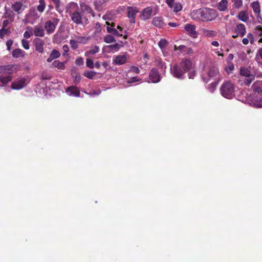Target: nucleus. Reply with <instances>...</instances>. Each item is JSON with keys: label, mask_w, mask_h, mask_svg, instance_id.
I'll return each mask as SVG.
<instances>
[{"label": "nucleus", "mask_w": 262, "mask_h": 262, "mask_svg": "<svg viewBox=\"0 0 262 262\" xmlns=\"http://www.w3.org/2000/svg\"><path fill=\"white\" fill-rule=\"evenodd\" d=\"M232 9H239L243 6L242 0H232Z\"/></svg>", "instance_id": "c9c22d12"}, {"label": "nucleus", "mask_w": 262, "mask_h": 262, "mask_svg": "<svg viewBox=\"0 0 262 262\" xmlns=\"http://www.w3.org/2000/svg\"><path fill=\"white\" fill-rule=\"evenodd\" d=\"M71 76L74 79V82L75 84H77L80 82L81 80V76L79 73L77 72L75 70H71Z\"/></svg>", "instance_id": "393cba45"}, {"label": "nucleus", "mask_w": 262, "mask_h": 262, "mask_svg": "<svg viewBox=\"0 0 262 262\" xmlns=\"http://www.w3.org/2000/svg\"><path fill=\"white\" fill-rule=\"evenodd\" d=\"M139 80V79L137 78V77H133L130 78L128 81V83H134L135 82H137Z\"/></svg>", "instance_id": "338daca9"}, {"label": "nucleus", "mask_w": 262, "mask_h": 262, "mask_svg": "<svg viewBox=\"0 0 262 262\" xmlns=\"http://www.w3.org/2000/svg\"><path fill=\"white\" fill-rule=\"evenodd\" d=\"M25 52L20 49H15L13 50L12 55L14 58H17L25 56Z\"/></svg>", "instance_id": "b1692460"}, {"label": "nucleus", "mask_w": 262, "mask_h": 262, "mask_svg": "<svg viewBox=\"0 0 262 262\" xmlns=\"http://www.w3.org/2000/svg\"><path fill=\"white\" fill-rule=\"evenodd\" d=\"M218 16L216 10L208 8H202L193 10L191 17L194 20L209 21L215 19Z\"/></svg>", "instance_id": "f03ea898"}, {"label": "nucleus", "mask_w": 262, "mask_h": 262, "mask_svg": "<svg viewBox=\"0 0 262 262\" xmlns=\"http://www.w3.org/2000/svg\"><path fill=\"white\" fill-rule=\"evenodd\" d=\"M80 12L83 15V18H85V17L84 16V14H91L93 17L95 16V13L94 11L93 10L92 8L89 5L84 4L82 3L80 4Z\"/></svg>", "instance_id": "2eb2a0df"}, {"label": "nucleus", "mask_w": 262, "mask_h": 262, "mask_svg": "<svg viewBox=\"0 0 262 262\" xmlns=\"http://www.w3.org/2000/svg\"><path fill=\"white\" fill-rule=\"evenodd\" d=\"M251 6L255 14H260V6L258 1H255L252 3Z\"/></svg>", "instance_id": "a878e982"}, {"label": "nucleus", "mask_w": 262, "mask_h": 262, "mask_svg": "<svg viewBox=\"0 0 262 262\" xmlns=\"http://www.w3.org/2000/svg\"><path fill=\"white\" fill-rule=\"evenodd\" d=\"M127 16L129 19V22L131 24H134L136 21V16L139 12V10L136 7H127Z\"/></svg>", "instance_id": "6e6552de"}, {"label": "nucleus", "mask_w": 262, "mask_h": 262, "mask_svg": "<svg viewBox=\"0 0 262 262\" xmlns=\"http://www.w3.org/2000/svg\"><path fill=\"white\" fill-rule=\"evenodd\" d=\"M96 74V72L94 71H86L83 73V75L89 79H93L94 76Z\"/></svg>", "instance_id": "79ce46f5"}, {"label": "nucleus", "mask_w": 262, "mask_h": 262, "mask_svg": "<svg viewBox=\"0 0 262 262\" xmlns=\"http://www.w3.org/2000/svg\"><path fill=\"white\" fill-rule=\"evenodd\" d=\"M39 4L37 6V10L40 13H42L46 7V2L45 0H39Z\"/></svg>", "instance_id": "f704fd0d"}, {"label": "nucleus", "mask_w": 262, "mask_h": 262, "mask_svg": "<svg viewBox=\"0 0 262 262\" xmlns=\"http://www.w3.org/2000/svg\"><path fill=\"white\" fill-rule=\"evenodd\" d=\"M60 56V52L57 50L54 49L52 51L49 57L47 59V62H50L54 59L58 58Z\"/></svg>", "instance_id": "5701e85b"}, {"label": "nucleus", "mask_w": 262, "mask_h": 262, "mask_svg": "<svg viewBox=\"0 0 262 262\" xmlns=\"http://www.w3.org/2000/svg\"><path fill=\"white\" fill-rule=\"evenodd\" d=\"M247 37H248V38L249 39V41H250V43L252 45L254 44V38L253 35L252 33H249L247 34Z\"/></svg>", "instance_id": "13d9d810"}, {"label": "nucleus", "mask_w": 262, "mask_h": 262, "mask_svg": "<svg viewBox=\"0 0 262 262\" xmlns=\"http://www.w3.org/2000/svg\"><path fill=\"white\" fill-rule=\"evenodd\" d=\"M235 86L229 81H224L220 88L221 95L227 99H231L235 96Z\"/></svg>", "instance_id": "39448f33"}, {"label": "nucleus", "mask_w": 262, "mask_h": 262, "mask_svg": "<svg viewBox=\"0 0 262 262\" xmlns=\"http://www.w3.org/2000/svg\"><path fill=\"white\" fill-rule=\"evenodd\" d=\"M188 73V77L189 79H193L196 75V71L194 70H190Z\"/></svg>", "instance_id": "603ef678"}, {"label": "nucleus", "mask_w": 262, "mask_h": 262, "mask_svg": "<svg viewBox=\"0 0 262 262\" xmlns=\"http://www.w3.org/2000/svg\"><path fill=\"white\" fill-rule=\"evenodd\" d=\"M192 67V62L190 59L183 58L179 63L171 66L170 72L174 78L183 80L186 78V73L191 70Z\"/></svg>", "instance_id": "f257e3e1"}, {"label": "nucleus", "mask_w": 262, "mask_h": 262, "mask_svg": "<svg viewBox=\"0 0 262 262\" xmlns=\"http://www.w3.org/2000/svg\"><path fill=\"white\" fill-rule=\"evenodd\" d=\"M234 69V66L232 62H228V66L225 68L226 72L228 74L232 72Z\"/></svg>", "instance_id": "49530a36"}, {"label": "nucleus", "mask_w": 262, "mask_h": 262, "mask_svg": "<svg viewBox=\"0 0 262 262\" xmlns=\"http://www.w3.org/2000/svg\"><path fill=\"white\" fill-rule=\"evenodd\" d=\"M152 24L154 26L159 28H164L166 26L165 23L163 21V18L159 16L155 17L153 18Z\"/></svg>", "instance_id": "6ab92c4d"}, {"label": "nucleus", "mask_w": 262, "mask_h": 262, "mask_svg": "<svg viewBox=\"0 0 262 262\" xmlns=\"http://www.w3.org/2000/svg\"><path fill=\"white\" fill-rule=\"evenodd\" d=\"M86 67L90 68L93 69L94 67V64L93 61L90 58H87L86 60Z\"/></svg>", "instance_id": "3c124183"}, {"label": "nucleus", "mask_w": 262, "mask_h": 262, "mask_svg": "<svg viewBox=\"0 0 262 262\" xmlns=\"http://www.w3.org/2000/svg\"><path fill=\"white\" fill-rule=\"evenodd\" d=\"M12 80V76L10 75L0 76V82L3 84H6Z\"/></svg>", "instance_id": "72a5a7b5"}, {"label": "nucleus", "mask_w": 262, "mask_h": 262, "mask_svg": "<svg viewBox=\"0 0 262 262\" xmlns=\"http://www.w3.org/2000/svg\"><path fill=\"white\" fill-rule=\"evenodd\" d=\"M99 51V47L97 46H95L93 48L90 50V53L92 54H95L98 53Z\"/></svg>", "instance_id": "4d7b16f0"}, {"label": "nucleus", "mask_w": 262, "mask_h": 262, "mask_svg": "<svg viewBox=\"0 0 262 262\" xmlns=\"http://www.w3.org/2000/svg\"><path fill=\"white\" fill-rule=\"evenodd\" d=\"M13 41L12 39L8 40L6 41L7 49L10 51L11 50V47L13 45Z\"/></svg>", "instance_id": "680f3d73"}, {"label": "nucleus", "mask_w": 262, "mask_h": 262, "mask_svg": "<svg viewBox=\"0 0 262 262\" xmlns=\"http://www.w3.org/2000/svg\"><path fill=\"white\" fill-rule=\"evenodd\" d=\"M67 92L70 96L79 97L80 95V91L78 89L73 86L69 87L67 89Z\"/></svg>", "instance_id": "4be33fe9"}, {"label": "nucleus", "mask_w": 262, "mask_h": 262, "mask_svg": "<svg viewBox=\"0 0 262 262\" xmlns=\"http://www.w3.org/2000/svg\"><path fill=\"white\" fill-rule=\"evenodd\" d=\"M18 15L24 10V5L21 2H16L12 4L11 7Z\"/></svg>", "instance_id": "dca6fc26"}, {"label": "nucleus", "mask_w": 262, "mask_h": 262, "mask_svg": "<svg viewBox=\"0 0 262 262\" xmlns=\"http://www.w3.org/2000/svg\"><path fill=\"white\" fill-rule=\"evenodd\" d=\"M105 3V0H95L94 2L95 9L97 11H100L102 9V6Z\"/></svg>", "instance_id": "c756f323"}, {"label": "nucleus", "mask_w": 262, "mask_h": 262, "mask_svg": "<svg viewBox=\"0 0 262 262\" xmlns=\"http://www.w3.org/2000/svg\"><path fill=\"white\" fill-rule=\"evenodd\" d=\"M76 38H77L76 41L78 43L85 44L86 42L87 39L85 37L77 36Z\"/></svg>", "instance_id": "864d4df0"}, {"label": "nucleus", "mask_w": 262, "mask_h": 262, "mask_svg": "<svg viewBox=\"0 0 262 262\" xmlns=\"http://www.w3.org/2000/svg\"><path fill=\"white\" fill-rule=\"evenodd\" d=\"M11 23L9 20V19H5L3 22V28H6L7 26Z\"/></svg>", "instance_id": "774afa93"}, {"label": "nucleus", "mask_w": 262, "mask_h": 262, "mask_svg": "<svg viewBox=\"0 0 262 262\" xmlns=\"http://www.w3.org/2000/svg\"><path fill=\"white\" fill-rule=\"evenodd\" d=\"M127 61L126 53L118 55L115 56L113 60V64L115 65H122L125 63Z\"/></svg>", "instance_id": "4468645a"}, {"label": "nucleus", "mask_w": 262, "mask_h": 262, "mask_svg": "<svg viewBox=\"0 0 262 262\" xmlns=\"http://www.w3.org/2000/svg\"><path fill=\"white\" fill-rule=\"evenodd\" d=\"M33 33L35 36L43 37L45 35V31L43 27L39 25L34 27Z\"/></svg>", "instance_id": "412c9836"}, {"label": "nucleus", "mask_w": 262, "mask_h": 262, "mask_svg": "<svg viewBox=\"0 0 262 262\" xmlns=\"http://www.w3.org/2000/svg\"><path fill=\"white\" fill-rule=\"evenodd\" d=\"M166 2L168 6L171 8H173L174 4L175 3H174V0H166Z\"/></svg>", "instance_id": "69168bd1"}, {"label": "nucleus", "mask_w": 262, "mask_h": 262, "mask_svg": "<svg viewBox=\"0 0 262 262\" xmlns=\"http://www.w3.org/2000/svg\"><path fill=\"white\" fill-rule=\"evenodd\" d=\"M21 45L23 48L26 50H28L30 48L29 41L25 39L21 40Z\"/></svg>", "instance_id": "8fccbe9b"}, {"label": "nucleus", "mask_w": 262, "mask_h": 262, "mask_svg": "<svg viewBox=\"0 0 262 262\" xmlns=\"http://www.w3.org/2000/svg\"><path fill=\"white\" fill-rule=\"evenodd\" d=\"M234 32L238 33L241 37H243L246 33V29L243 24H237L234 29Z\"/></svg>", "instance_id": "aec40b11"}, {"label": "nucleus", "mask_w": 262, "mask_h": 262, "mask_svg": "<svg viewBox=\"0 0 262 262\" xmlns=\"http://www.w3.org/2000/svg\"><path fill=\"white\" fill-rule=\"evenodd\" d=\"M5 73L11 74L14 72V65L9 64L4 66Z\"/></svg>", "instance_id": "37998d69"}, {"label": "nucleus", "mask_w": 262, "mask_h": 262, "mask_svg": "<svg viewBox=\"0 0 262 262\" xmlns=\"http://www.w3.org/2000/svg\"><path fill=\"white\" fill-rule=\"evenodd\" d=\"M11 33L10 28H2L0 30V38L3 39L5 35Z\"/></svg>", "instance_id": "58836bf2"}, {"label": "nucleus", "mask_w": 262, "mask_h": 262, "mask_svg": "<svg viewBox=\"0 0 262 262\" xmlns=\"http://www.w3.org/2000/svg\"><path fill=\"white\" fill-rule=\"evenodd\" d=\"M254 92L253 103L257 107H262V80H258L253 84Z\"/></svg>", "instance_id": "20e7f679"}, {"label": "nucleus", "mask_w": 262, "mask_h": 262, "mask_svg": "<svg viewBox=\"0 0 262 262\" xmlns=\"http://www.w3.org/2000/svg\"><path fill=\"white\" fill-rule=\"evenodd\" d=\"M184 29L186 33L189 36L193 38L197 37L198 33L196 31V27L195 25L187 24L184 27Z\"/></svg>", "instance_id": "ddd939ff"}, {"label": "nucleus", "mask_w": 262, "mask_h": 262, "mask_svg": "<svg viewBox=\"0 0 262 262\" xmlns=\"http://www.w3.org/2000/svg\"><path fill=\"white\" fill-rule=\"evenodd\" d=\"M262 60V47L259 48L256 53L255 60L258 63H260V60Z\"/></svg>", "instance_id": "e433bc0d"}, {"label": "nucleus", "mask_w": 262, "mask_h": 262, "mask_svg": "<svg viewBox=\"0 0 262 262\" xmlns=\"http://www.w3.org/2000/svg\"><path fill=\"white\" fill-rule=\"evenodd\" d=\"M128 72H133L135 74H139L140 73V70L139 68L136 66H132L128 71Z\"/></svg>", "instance_id": "5fc2aeb1"}, {"label": "nucleus", "mask_w": 262, "mask_h": 262, "mask_svg": "<svg viewBox=\"0 0 262 262\" xmlns=\"http://www.w3.org/2000/svg\"><path fill=\"white\" fill-rule=\"evenodd\" d=\"M69 43L71 48L74 50H76L78 48V45L76 40L71 39L70 40Z\"/></svg>", "instance_id": "de8ad7c7"}, {"label": "nucleus", "mask_w": 262, "mask_h": 262, "mask_svg": "<svg viewBox=\"0 0 262 262\" xmlns=\"http://www.w3.org/2000/svg\"><path fill=\"white\" fill-rule=\"evenodd\" d=\"M106 30L108 33H111L114 35L121 37L122 36V34H120L118 30L115 28H112L111 27L107 26L106 27Z\"/></svg>", "instance_id": "473e14b6"}, {"label": "nucleus", "mask_w": 262, "mask_h": 262, "mask_svg": "<svg viewBox=\"0 0 262 262\" xmlns=\"http://www.w3.org/2000/svg\"><path fill=\"white\" fill-rule=\"evenodd\" d=\"M101 93L100 90H98L97 91L95 90L90 91L89 93H86L87 94L91 96H98Z\"/></svg>", "instance_id": "6e6d98bb"}, {"label": "nucleus", "mask_w": 262, "mask_h": 262, "mask_svg": "<svg viewBox=\"0 0 262 262\" xmlns=\"http://www.w3.org/2000/svg\"><path fill=\"white\" fill-rule=\"evenodd\" d=\"M4 13L3 18L9 19L11 23H13L15 20V14L14 10L11 8L5 6L4 7Z\"/></svg>", "instance_id": "9b49d317"}, {"label": "nucleus", "mask_w": 262, "mask_h": 262, "mask_svg": "<svg viewBox=\"0 0 262 262\" xmlns=\"http://www.w3.org/2000/svg\"><path fill=\"white\" fill-rule=\"evenodd\" d=\"M228 7L227 0H221L217 6L218 9L221 11H225L227 10Z\"/></svg>", "instance_id": "bb28decb"}, {"label": "nucleus", "mask_w": 262, "mask_h": 262, "mask_svg": "<svg viewBox=\"0 0 262 262\" xmlns=\"http://www.w3.org/2000/svg\"><path fill=\"white\" fill-rule=\"evenodd\" d=\"M217 81H214L208 86V89L210 92H213L216 89L217 85L218 84Z\"/></svg>", "instance_id": "a18cd8bd"}, {"label": "nucleus", "mask_w": 262, "mask_h": 262, "mask_svg": "<svg viewBox=\"0 0 262 262\" xmlns=\"http://www.w3.org/2000/svg\"><path fill=\"white\" fill-rule=\"evenodd\" d=\"M219 75V68L215 66H210L209 68V70L207 72V75L209 77V78L202 75V79L205 83H207L210 80V78H212L216 77Z\"/></svg>", "instance_id": "423d86ee"}, {"label": "nucleus", "mask_w": 262, "mask_h": 262, "mask_svg": "<svg viewBox=\"0 0 262 262\" xmlns=\"http://www.w3.org/2000/svg\"><path fill=\"white\" fill-rule=\"evenodd\" d=\"M255 36L261 37L262 36V26L258 25L256 26L254 29V32Z\"/></svg>", "instance_id": "a19ab883"}, {"label": "nucleus", "mask_w": 262, "mask_h": 262, "mask_svg": "<svg viewBox=\"0 0 262 262\" xmlns=\"http://www.w3.org/2000/svg\"><path fill=\"white\" fill-rule=\"evenodd\" d=\"M149 78L152 83H158L161 80V75L157 69L154 68L150 70Z\"/></svg>", "instance_id": "1a4fd4ad"}, {"label": "nucleus", "mask_w": 262, "mask_h": 262, "mask_svg": "<svg viewBox=\"0 0 262 262\" xmlns=\"http://www.w3.org/2000/svg\"><path fill=\"white\" fill-rule=\"evenodd\" d=\"M32 35L33 33L31 32L26 31L24 34V37L26 38H29Z\"/></svg>", "instance_id": "0e129e2a"}, {"label": "nucleus", "mask_w": 262, "mask_h": 262, "mask_svg": "<svg viewBox=\"0 0 262 262\" xmlns=\"http://www.w3.org/2000/svg\"><path fill=\"white\" fill-rule=\"evenodd\" d=\"M240 74L242 76H245L247 78L252 77L253 75L251 73L250 70L245 68H241L240 69Z\"/></svg>", "instance_id": "cd10ccee"}, {"label": "nucleus", "mask_w": 262, "mask_h": 262, "mask_svg": "<svg viewBox=\"0 0 262 262\" xmlns=\"http://www.w3.org/2000/svg\"><path fill=\"white\" fill-rule=\"evenodd\" d=\"M56 24H54L51 20H47L45 24V29L48 34L53 33L56 29Z\"/></svg>", "instance_id": "a211bd4d"}, {"label": "nucleus", "mask_w": 262, "mask_h": 262, "mask_svg": "<svg viewBox=\"0 0 262 262\" xmlns=\"http://www.w3.org/2000/svg\"><path fill=\"white\" fill-rule=\"evenodd\" d=\"M157 66L160 67L161 69L166 68L165 63L163 62L161 59L157 60Z\"/></svg>", "instance_id": "bf43d9fd"}, {"label": "nucleus", "mask_w": 262, "mask_h": 262, "mask_svg": "<svg viewBox=\"0 0 262 262\" xmlns=\"http://www.w3.org/2000/svg\"><path fill=\"white\" fill-rule=\"evenodd\" d=\"M62 49L64 51V53L62 55L63 56H66L67 55V53L69 51V46L67 45H64L62 47Z\"/></svg>", "instance_id": "052dcab7"}, {"label": "nucleus", "mask_w": 262, "mask_h": 262, "mask_svg": "<svg viewBox=\"0 0 262 262\" xmlns=\"http://www.w3.org/2000/svg\"><path fill=\"white\" fill-rule=\"evenodd\" d=\"M66 61L60 62L58 60H55L53 62V66L58 69L63 70L65 68V63Z\"/></svg>", "instance_id": "7c9ffc66"}, {"label": "nucleus", "mask_w": 262, "mask_h": 262, "mask_svg": "<svg viewBox=\"0 0 262 262\" xmlns=\"http://www.w3.org/2000/svg\"><path fill=\"white\" fill-rule=\"evenodd\" d=\"M168 41L164 38L161 39V40L158 42V46L161 50L164 49L165 47L168 45Z\"/></svg>", "instance_id": "ea45409f"}, {"label": "nucleus", "mask_w": 262, "mask_h": 262, "mask_svg": "<svg viewBox=\"0 0 262 262\" xmlns=\"http://www.w3.org/2000/svg\"><path fill=\"white\" fill-rule=\"evenodd\" d=\"M75 63L78 66H83L84 64L83 58L81 57H78L76 59Z\"/></svg>", "instance_id": "09e8293b"}, {"label": "nucleus", "mask_w": 262, "mask_h": 262, "mask_svg": "<svg viewBox=\"0 0 262 262\" xmlns=\"http://www.w3.org/2000/svg\"><path fill=\"white\" fill-rule=\"evenodd\" d=\"M153 10L151 7H147L144 8L140 15L141 19L146 20L149 19L152 16Z\"/></svg>", "instance_id": "f8f14e48"}, {"label": "nucleus", "mask_w": 262, "mask_h": 262, "mask_svg": "<svg viewBox=\"0 0 262 262\" xmlns=\"http://www.w3.org/2000/svg\"><path fill=\"white\" fill-rule=\"evenodd\" d=\"M34 43L35 47V50L40 53L43 52V41L39 38H35Z\"/></svg>", "instance_id": "f3484780"}, {"label": "nucleus", "mask_w": 262, "mask_h": 262, "mask_svg": "<svg viewBox=\"0 0 262 262\" xmlns=\"http://www.w3.org/2000/svg\"><path fill=\"white\" fill-rule=\"evenodd\" d=\"M172 8L173 12L177 13L182 10V6L180 3H175Z\"/></svg>", "instance_id": "c03bdc74"}, {"label": "nucleus", "mask_w": 262, "mask_h": 262, "mask_svg": "<svg viewBox=\"0 0 262 262\" xmlns=\"http://www.w3.org/2000/svg\"><path fill=\"white\" fill-rule=\"evenodd\" d=\"M39 17V15L37 13L35 8L31 7L28 13L25 15L26 23L33 24L34 21Z\"/></svg>", "instance_id": "0eeeda50"}, {"label": "nucleus", "mask_w": 262, "mask_h": 262, "mask_svg": "<svg viewBox=\"0 0 262 262\" xmlns=\"http://www.w3.org/2000/svg\"><path fill=\"white\" fill-rule=\"evenodd\" d=\"M104 41L107 43L114 42L116 41V39L114 37L111 35H106L104 37Z\"/></svg>", "instance_id": "4c0bfd02"}, {"label": "nucleus", "mask_w": 262, "mask_h": 262, "mask_svg": "<svg viewBox=\"0 0 262 262\" xmlns=\"http://www.w3.org/2000/svg\"><path fill=\"white\" fill-rule=\"evenodd\" d=\"M203 34L204 35L207 37H215L217 35V32L214 30H210L207 29L203 30Z\"/></svg>", "instance_id": "2f4dec72"}, {"label": "nucleus", "mask_w": 262, "mask_h": 262, "mask_svg": "<svg viewBox=\"0 0 262 262\" xmlns=\"http://www.w3.org/2000/svg\"><path fill=\"white\" fill-rule=\"evenodd\" d=\"M25 78H20L11 83V88L13 90H20L27 85Z\"/></svg>", "instance_id": "9d476101"}, {"label": "nucleus", "mask_w": 262, "mask_h": 262, "mask_svg": "<svg viewBox=\"0 0 262 262\" xmlns=\"http://www.w3.org/2000/svg\"><path fill=\"white\" fill-rule=\"evenodd\" d=\"M105 48H110L111 49L113 50L114 49H119V45L116 43L111 45L110 46H105Z\"/></svg>", "instance_id": "e2e57ef3"}, {"label": "nucleus", "mask_w": 262, "mask_h": 262, "mask_svg": "<svg viewBox=\"0 0 262 262\" xmlns=\"http://www.w3.org/2000/svg\"><path fill=\"white\" fill-rule=\"evenodd\" d=\"M67 13L71 16L72 20L76 24H82V17L83 15L78 10V5L74 2L70 3L68 5Z\"/></svg>", "instance_id": "7ed1b4c3"}, {"label": "nucleus", "mask_w": 262, "mask_h": 262, "mask_svg": "<svg viewBox=\"0 0 262 262\" xmlns=\"http://www.w3.org/2000/svg\"><path fill=\"white\" fill-rule=\"evenodd\" d=\"M237 18L241 21L243 22H246L249 19V16L248 14L246 11H241L238 15Z\"/></svg>", "instance_id": "c85d7f7f"}]
</instances>
